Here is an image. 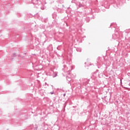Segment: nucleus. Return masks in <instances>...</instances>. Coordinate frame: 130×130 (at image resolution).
I'll return each mask as SVG.
<instances>
[{
  "label": "nucleus",
  "instance_id": "obj_10",
  "mask_svg": "<svg viewBox=\"0 0 130 130\" xmlns=\"http://www.w3.org/2000/svg\"><path fill=\"white\" fill-rule=\"evenodd\" d=\"M45 85H47V86H48V84H47V83L46 82L45 83Z\"/></svg>",
  "mask_w": 130,
  "mask_h": 130
},
{
  "label": "nucleus",
  "instance_id": "obj_4",
  "mask_svg": "<svg viewBox=\"0 0 130 130\" xmlns=\"http://www.w3.org/2000/svg\"><path fill=\"white\" fill-rule=\"evenodd\" d=\"M32 3L34 5H38V0H32Z\"/></svg>",
  "mask_w": 130,
  "mask_h": 130
},
{
  "label": "nucleus",
  "instance_id": "obj_9",
  "mask_svg": "<svg viewBox=\"0 0 130 130\" xmlns=\"http://www.w3.org/2000/svg\"><path fill=\"white\" fill-rule=\"evenodd\" d=\"M41 10H44V7H41Z\"/></svg>",
  "mask_w": 130,
  "mask_h": 130
},
{
  "label": "nucleus",
  "instance_id": "obj_13",
  "mask_svg": "<svg viewBox=\"0 0 130 130\" xmlns=\"http://www.w3.org/2000/svg\"><path fill=\"white\" fill-rule=\"evenodd\" d=\"M57 49H58V50H59V49H58V47H57Z\"/></svg>",
  "mask_w": 130,
  "mask_h": 130
},
{
  "label": "nucleus",
  "instance_id": "obj_2",
  "mask_svg": "<svg viewBox=\"0 0 130 130\" xmlns=\"http://www.w3.org/2000/svg\"><path fill=\"white\" fill-rule=\"evenodd\" d=\"M82 80V83L83 85H84V86H86V85H88V84L89 83V80H88L87 79L83 78Z\"/></svg>",
  "mask_w": 130,
  "mask_h": 130
},
{
  "label": "nucleus",
  "instance_id": "obj_12",
  "mask_svg": "<svg viewBox=\"0 0 130 130\" xmlns=\"http://www.w3.org/2000/svg\"><path fill=\"white\" fill-rule=\"evenodd\" d=\"M63 97H64V96H66V93H64V94H63Z\"/></svg>",
  "mask_w": 130,
  "mask_h": 130
},
{
  "label": "nucleus",
  "instance_id": "obj_11",
  "mask_svg": "<svg viewBox=\"0 0 130 130\" xmlns=\"http://www.w3.org/2000/svg\"><path fill=\"white\" fill-rule=\"evenodd\" d=\"M13 56H16V53L13 54Z\"/></svg>",
  "mask_w": 130,
  "mask_h": 130
},
{
  "label": "nucleus",
  "instance_id": "obj_14",
  "mask_svg": "<svg viewBox=\"0 0 130 130\" xmlns=\"http://www.w3.org/2000/svg\"><path fill=\"white\" fill-rule=\"evenodd\" d=\"M120 83H121V79H120Z\"/></svg>",
  "mask_w": 130,
  "mask_h": 130
},
{
  "label": "nucleus",
  "instance_id": "obj_3",
  "mask_svg": "<svg viewBox=\"0 0 130 130\" xmlns=\"http://www.w3.org/2000/svg\"><path fill=\"white\" fill-rule=\"evenodd\" d=\"M66 79L68 82L72 81V77H70V75L67 76Z\"/></svg>",
  "mask_w": 130,
  "mask_h": 130
},
{
  "label": "nucleus",
  "instance_id": "obj_5",
  "mask_svg": "<svg viewBox=\"0 0 130 130\" xmlns=\"http://www.w3.org/2000/svg\"><path fill=\"white\" fill-rule=\"evenodd\" d=\"M52 18H53V19H55V18H56V14L53 13L52 14Z\"/></svg>",
  "mask_w": 130,
  "mask_h": 130
},
{
  "label": "nucleus",
  "instance_id": "obj_6",
  "mask_svg": "<svg viewBox=\"0 0 130 130\" xmlns=\"http://www.w3.org/2000/svg\"><path fill=\"white\" fill-rule=\"evenodd\" d=\"M77 51H78V52H81V51H82V49H81V48H77L76 49Z\"/></svg>",
  "mask_w": 130,
  "mask_h": 130
},
{
  "label": "nucleus",
  "instance_id": "obj_8",
  "mask_svg": "<svg viewBox=\"0 0 130 130\" xmlns=\"http://www.w3.org/2000/svg\"><path fill=\"white\" fill-rule=\"evenodd\" d=\"M50 94H51L52 95V94H54V92L51 91L50 92Z\"/></svg>",
  "mask_w": 130,
  "mask_h": 130
},
{
  "label": "nucleus",
  "instance_id": "obj_7",
  "mask_svg": "<svg viewBox=\"0 0 130 130\" xmlns=\"http://www.w3.org/2000/svg\"><path fill=\"white\" fill-rule=\"evenodd\" d=\"M79 7L81 8V7H83V5L81 4H79Z\"/></svg>",
  "mask_w": 130,
  "mask_h": 130
},
{
  "label": "nucleus",
  "instance_id": "obj_15",
  "mask_svg": "<svg viewBox=\"0 0 130 130\" xmlns=\"http://www.w3.org/2000/svg\"><path fill=\"white\" fill-rule=\"evenodd\" d=\"M52 86V87H53V85H51Z\"/></svg>",
  "mask_w": 130,
  "mask_h": 130
},
{
  "label": "nucleus",
  "instance_id": "obj_1",
  "mask_svg": "<svg viewBox=\"0 0 130 130\" xmlns=\"http://www.w3.org/2000/svg\"><path fill=\"white\" fill-rule=\"evenodd\" d=\"M73 70V67L72 66H70L69 67H67V66H63V69L62 70L64 73H67L68 75H70V73H71V71Z\"/></svg>",
  "mask_w": 130,
  "mask_h": 130
}]
</instances>
